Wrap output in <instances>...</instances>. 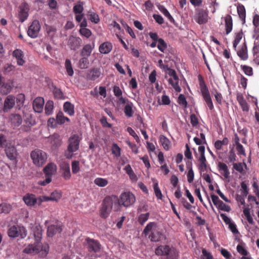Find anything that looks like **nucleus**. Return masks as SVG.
<instances>
[{
    "instance_id": "nucleus-38",
    "label": "nucleus",
    "mask_w": 259,
    "mask_h": 259,
    "mask_svg": "<svg viewBox=\"0 0 259 259\" xmlns=\"http://www.w3.org/2000/svg\"><path fill=\"white\" fill-rule=\"evenodd\" d=\"M133 105L132 103H128L126 104L124 108V112L126 116L131 117L133 116L134 111L133 110Z\"/></svg>"
},
{
    "instance_id": "nucleus-43",
    "label": "nucleus",
    "mask_w": 259,
    "mask_h": 259,
    "mask_svg": "<svg viewBox=\"0 0 259 259\" xmlns=\"http://www.w3.org/2000/svg\"><path fill=\"white\" fill-rule=\"evenodd\" d=\"M199 164V168L201 171H204L206 168V160L205 155H200L198 159Z\"/></svg>"
},
{
    "instance_id": "nucleus-3",
    "label": "nucleus",
    "mask_w": 259,
    "mask_h": 259,
    "mask_svg": "<svg viewBox=\"0 0 259 259\" xmlns=\"http://www.w3.org/2000/svg\"><path fill=\"white\" fill-rule=\"evenodd\" d=\"M143 233L145 236L149 235V238L153 242L159 241L164 238L157 224L154 222L148 223L144 229Z\"/></svg>"
},
{
    "instance_id": "nucleus-62",
    "label": "nucleus",
    "mask_w": 259,
    "mask_h": 259,
    "mask_svg": "<svg viewBox=\"0 0 259 259\" xmlns=\"http://www.w3.org/2000/svg\"><path fill=\"white\" fill-rule=\"evenodd\" d=\"M90 19L92 22L95 23H98L100 21L98 15L95 13H92L90 15Z\"/></svg>"
},
{
    "instance_id": "nucleus-11",
    "label": "nucleus",
    "mask_w": 259,
    "mask_h": 259,
    "mask_svg": "<svg viewBox=\"0 0 259 259\" xmlns=\"http://www.w3.org/2000/svg\"><path fill=\"white\" fill-rule=\"evenodd\" d=\"M194 20L200 25L205 24L208 20V12L204 9L198 10L194 17Z\"/></svg>"
},
{
    "instance_id": "nucleus-56",
    "label": "nucleus",
    "mask_w": 259,
    "mask_h": 259,
    "mask_svg": "<svg viewBox=\"0 0 259 259\" xmlns=\"http://www.w3.org/2000/svg\"><path fill=\"white\" fill-rule=\"evenodd\" d=\"M79 33L81 35L85 37L86 38L90 37L92 35L91 31L87 28H80Z\"/></svg>"
},
{
    "instance_id": "nucleus-50",
    "label": "nucleus",
    "mask_w": 259,
    "mask_h": 259,
    "mask_svg": "<svg viewBox=\"0 0 259 259\" xmlns=\"http://www.w3.org/2000/svg\"><path fill=\"white\" fill-rule=\"evenodd\" d=\"M243 33L242 32H238L236 34L235 39L233 41V48L236 50L237 46L240 41L242 38Z\"/></svg>"
},
{
    "instance_id": "nucleus-37",
    "label": "nucleus",
    "mask_w": 259,
    "mask_h": 259,
    "mask_svg": "<svg viewBox=\"0 0 259 259\" xmlns=\"http://www.w3.org/2000/svg\"><path fill=\"white\" fill-rule=\"evenodd\" d=\"M94 184L100 187L106 186L108 184V181L106 179L102 178H97L94 181Z\"/></svg>"
},
{
    "instance_id": "nucleus-46",
    "label": "nucleus",
    "mask_w": 259,
    "mask_h": 259,
    "mask_svg": "<svg viewBox=\"0 0 259 259\" xmlns=\"http://www.w3.org/2000/svg\"><path fill=\"white\" fill-rule=\"evenodd\" d=\"M73 12L75 14H81L83 11V3L79 2L75 4L73 8Z\"/></svg>"
},
{
    "instance_id": "nucleus-64",
    "label": "nucleus",
    "mask_w": 259,
    "mask_h": 259,
    "mask_svg": "<svg viewBox=\"0 0 259 259\" xmlns=\"http://www.w3.org/2000/svg\"><path fill=\"white\" fill-rule=\"evenodd\" d=\"M203 259H213L212 255L206 250H202Z\"/></svg>"
},
{
    "instance_id": "nucleus-33",
    "label": "nucleus",
    "mask_w": 259,
    "mask_h": 259,
    "mask_svg": "<svg viewBox=\"0 0 259 259\" xmlns=\"http://www.w3.org/2000/svg\"><path fill=\"white\" fill-rule=\"evenodd\" d=\"M226 34H228L232 30L233 22L230 15H227L225 18Z\"/></svg>"
},
{
    "instance_id": "nucleus-63",
    "label": "nucleus",
    "mask_w": 259,
    "mask_h": 259,
    "mask_svg": "<svg viewBox=\"0 0 259 259\" xmlns=\"http://www.w3.org/2000/svg\"><path fill=\"white\" fill-rule=\"evenodd\" d=\"M153 17L155 21L159 24H162L163 23L164 20L161 15L158 14H154L153 15Z\"/></svg>"
},
{
    "instance_id": "nucleus-30",
    "label": "nucleus",
    "mask_w": 259,
    "mask_h": 259,
    "mask_svg": "<svg viewBox=\"0 0 259 259\" xmlns=\"http://www.w3.org/2000/svg\"><path fill=\"white\" fill-rule=\"evenodd\" d=\"M237 99L242 110L243 111L248 112L249 111V106L243 96L241 94H238L237 96Z\"/></svg>"
},
{
    "instance_id": "nucleus-21",
    "label": "nucleus",
    "mask_w": 259,
    "mask_h": 259,
    "mask_svg": "<svg viewBox=\"0 0 259 259\" xmlns=\"http://www.w3.org/2000/svg\"><path fill=\"white\" fill-rule=\"evenodd\" d=\"M57 171V166L53 163H50L44 168V172L47 177H50L54 175Z\"/></svg>"
},
{
    "instance_id": "nucleus-53",
    "label": "nucleus",
    "mask_w": 259,
    "mask_h": 259,
    "mask_svg": "<svg viewBox=\"0 0 259 259\" xmlns=\"http://www.w3.org/2000/svg\"><path fill=\"white\" fill-rule=\"evenodd\" d=\"M11 210V206L9 204L4 203L0 205V213H8Z\"/></svg>"
},
{
    "instance_id": "nucleus-52",
    "label": "nucleus",
    "mask_w": 259,
    "mask_h": 259,
    "mask_svg": "<svg viewBox=\"0 0 259 259\" xmlns=\"http://www.w3.org/2000/svg\"><path fill=\"white\" fill-rule=\"evenodd\" d=\"M254 61L259 65V47L254 46L253 48Z\"/></svg>"
},
{
    "instance_id": "nucleus-48",
    "label": "nucleus",
    "mask_w": 259,
    "mask_h": 259,
    "mask_svg": "<svg viewBox=\"0 0 259 259\" xmlns=\"http://www.w3.org/2000/svg\"><path fill=\"white\" fill-rule=\"evenodd\" d=\"M157 48L159 51L162 52H164L167 48V45L162 38H159L158 39Z\"/></svg>"
},
{
    "instance_id": "nucleus-25",
    "label": "nucleus",
    "mask_w": 259,
    "mask_h": 259,
    "mask_svg": "<svg viewBox=\"0 0 259 259\" xmlns=\"http://www.w3.org/2000/svg\"><path fill=\"white\" fill-rule=\"evenodd\" d=\"M112 49V45L109 41L102 44L99 48V51L102 54H108Z\"/></svg>"
},
{
    "instance_id": "nucleus-26",
    "label": "nucleus",
    "mask_w": 259,
    "mask_h": 259,
    "mask_svg": "<svg viewBox=\"0 0 259 259\" xmlns=\"http://www.w3.org/2000/svg\"><path fill=\"white\" fill-rule=\"evenodd\" d=\"M238 56L243 60H245L248 58L247 47L245 43L242 46H240L237 50Z\"/></svg>"
},
{
    "instance_id": "nucleus-40",
    "label": "nucleus",
    "mask_w": 259,
    "mask_h": 259,
    "mask_svg": "<svg viewBox=\"0 0 259 259\" xmlns=\"http://www.w3.org/2000/svg\"><path fill=\"white\" fill-rule=\"evenodd\" d=\"M187 167L189 169L187 173V181L188 183H192L193 182L194 178V172L192 169V163L190 165H187Z\"/></svg>"
},
{
    "instance_id": "nucleus-19",
    "label": "nucleus",
    "mask_w": 259,
    "mask_h": 259,
    "mask_svg": "<svg viewBox=\"0 0 259 259\" xmlns=\"http://www.w3.org/2000/svg\"><path fill=\"white\" fill-rule=\"evenodd\" d=\"M6 153L9 159H14L17 156V151L15 146L11 143H9L5 148Z\"/></svg>"
},
{
    "instance_id": "nucleus-58",
    "label": "nucleus",
    "mask_w": 259,
    "mask_h": 259,
    "mask_svg": "<svg viewBox=\"0 0 259 259\" xmlns=\"http://www.w3.org/2000/svg\"><path fill=\"white\" fill-rule=\"evenodd\" d=\"M217 207L220 210L228 212L231 210L230 207L229 205L225 204L222 201L220 202V204L217 206Z\"/></svg>"
},
{
    "instance_id": "nucleus-31",
    "label": "nucleus",
    "mask_w": 259,
    "mask_h": 259,
    "mask_svg": "<svg viewBox=\"0 0 259 259\" xmlns=\"http://www.w3.org/2000/svg\"><path fill=\"white\" fill-rule=\"evenodd\" d=\"M12 88L10 82H5L4 80L0 86V93L3 95L8 94L11 91Z\"/></svg>"
},
{
    "instance_id": "nucleus-23",
    "label": "nucleus",
    "mask_w": 259,
    "mask_h": 259,
    "mask_svg": "<svg viewBox=\"0 0 259 259\" xmlns=\"http://www.w3.org/2000/svg\"><path fill=\"white\" fill-rule=\"evenodd\" d=\"M63 111L70 116L74 115V106L69 102H65L63 104Z\"/></svg>"
},
{
    "instance_id": "nucleus-6",
    "label": "nucleus",
    "mask_w": 259,
    "mask_h": 259,
    "mask_svg": "<svg viewBox=\"0 0 259 259\" xmlns=\"http://www.w3.org/2000/svg\"><path fill=\"white\" fill-rule=\"evenodd\" d=\"M165 78L167 79L170 84L176 92H180L181 88L179 85V79L175 70L167 67Z\"/></svg>"
},
{
    "instance_id": "nucleus-9",
    "label": "nucleus",
    "mask_w": 259,
    "mask_h": 259,
    "mask_svg": "<svg viewBox=\"0 0 259 259\" xmlns=\"http://www.w3.org/2000/svg\"><path fill=\"white\" fill-rule=\"evenodd\" d=\"M40 29V24L38 20H33L29 26L27 34L31 38H34L38 36Z\"/></svg>"
},
{
    "instance_id": "nucleus-1",
    "label": "nucleus",
    "mask_w": 259,
    "mask_h": 259,
    "mask_svg": "<svg viewBox=\"0 0 259 259\" xmlns=\"http://www.w3.org/2000/svg\"><path fill=\"white\" fill-rule=\"evenodd\" d=\"M135 201L136 197L131 192H122L119 198L115 195L107 197L103 202L101 209V216L103 218H106L111 211H120L121 205L125 207H131L135 203Z\"/></svg>"
},
{
    "instance_id": "nucleus-5",
    "label": "nucleus",
    "mask_w": 259,
    "mask_h": 259,
    "mask_svg": "<svg viewBox=\"0 0 259 259\" xmlns=\"http://www.w3.org/2000/svg\"><path fill=\"white\" fill-rule=\"evenodd\" d=\"M81 140V136L78 134H74L69 138L67 151L65 153V156L67 158H71L73 153L78 150Z\"/></svg>"
},
{
    "instance_id": "nucleus-51",
    "label": "nucleus",
    "mask_w": 259,
    "mask_h": 259,
    "mask_svg": "<svg viewBox=\"0 0 259 259\" xmlns=\"http://www.w3.org/2000/svg\"><path fill=\"white\" fill-rule=\"evenodd\" d=\"M153 188L154 190V192L156 196L158 199H161L162 197V195L160 190L158 184L157 182H156L154 184Z\"/></svg>"
},
{
    "instance_id": "nucleus-36",
    "label": "nucleus",
    "mask_w": 259,
    "mask_h": 259,
    "mask_svg": "<svg viewBox=\"0 0 259 259\" xmlns=\"http://www.w3.org/2000/svg\"><path fill=\"white\" fill-rule=\"evenodd\" d=\"M25 125L30 127L36 124L35 120L31 114H28L24 118Z\"/></svg>"
},
{
    "instance_id": "nucleus-45",
    "label": "nucleus",
    "mask_w": 259,
    "mask_h": 259,
    "mask_svg": "<svg viewBox=\"0 0 259 259\" xmlns=\"http://www.w3.org/2000/svg\"><path fill=\"white\" fill-rule=\"evenodd\" d=\"M65 66L68 75L72 76L73 75L74 71L72 67L71 61L69 59L66 60Z\"/></svg>"
},
{
    "instance_id": "nucleus-14",
    "label": "nucleus",
    "mask_w": 259,
    "mask_h": 259,
    "mask_svg": "<svg viewBox=\"0 0 259 259\" xmlns=\"http://www.w3.org/2000/svg\"><path fill=\"white\" fill-rule=\"evenodd\" d=\"M201 92L203 98L206 102L208 107L210 110H212L213 109V103L210 98L209 91L205 85L201 87Z\"/></svg>"
},
{
    "instance_id": "nucleus-16",
    "label": "nucleus",
    "mask_w": 259,
    "mask_h": 259,
    "mask_svg": "<svg viewBox=\"0 0 259 259\" xmlns=\"http://www.w3.org/2000/svg\"><path fill=\"white\" fill-rule=\"evenodd\" d=\"M81 39L78 37L70 36L68 40V45L72 50H76L79 48L81 44Z\"/></svg>"
},
{
    "instance_id": "nucleus-28",
    "label": "nucleus",
    "mask_w": 259,
    "mask_h": 259,
    "mask_svg": "<svg viewBox=\"0 0 259 259\" xmlns=\"http://www.w3.org/2000/svg\"><path fill=\"white\" fill-rule=\"evenodd\" d=\"M10 119L12 125L15 126H19L22 122V119L20 115L18 114H12L10 115Z\"/></svg>"
},
{
    "instance_id": "nucleus-7",
    "label": "nucleus",
    "mask_w": 259,
    "mask_h": 259,
    "mask_svg": "<svg viewBox=\"0 0 259 259\" xmlns=\"http://www.w3.org/2000/svg\"><path fill=\"white\" fill-rule=\"evenodd\" d=\"M33 163L37 166H42L46 162L48 156L47 153L39 149H35L30 153Z\"/></svg>"
},
{
    "instance_id": "nucleus-42",
    "label": "nucleus",
    "mask_w": 259,
    "mask_h": 259,
    "mask_svg": "<svg viewBox=\"0 0 259 259\" xmlns=\"http://www.w3.org/2000/svg\"><path fill=\"white\" fill-rule=\"evenodd\" d=\"M92 50L93 48L90 45H86L83 47L81 54L82 56L88 57L90 56Z\"/></svg>"
},
{
    "instance_id": "nucleus-29",
    "label": "nucleus",
    "mask_w": 259,
    "mask_h": 259,
    "mask_svg": "<svg viewBox=\"0 0 259 259\" xmlns=\"http://www.w3.org/2000/svg\"><path fill=\"white\" fill-rule=\"evenodd\" d=\"M218 167L221 174L223 175L225 179H228L230 176V172L227 165L222 162H219Z\"/></svg>"
},
{
    "instance_id": "nucleus-22",
    "label": "nucleus",
    "mask_w": 259,
    "mask_h": 259,
    "mask_svg": "<svg viewBox=\"0 0 259 259\" xmlns=\"http://www.w3.org/2000/svg\"><path fill=\"white\" fill-rule=\"evenodd\" d=\"M62 231L61 226L59 225H51L48 228V235L52 237L54 235L60 233Z\"/></svg>"
},
{
    "instance_id": "nucleus-15",
    "label": "nucleus",
    "mask_w": 259,
    "mask_h": 259,
    "mask_svg": "<svg viewBox=\"0 0 259 259\" xmlns=\"http://www.w3.org/2000/svg\"><path fill=\"white\" fill-rule=\"evenodd\" d=\"M15 104V98L12 95L8 96L4 103L3 111L5 112H9L12 109Z\"/></svg>"
},
{
    "instance_id": "nucleus-2",
    "label": "nucleus",
    "mask_w": 259,
    "mask_h": 259,
    "mask_svg": "<svg viewBox=\"0 0 259 259\" xmlns=\"http://www.w3.org/2000/svg\"><path fill=\"white\" fill-rule=\"evenodd\" d=\"M155 254L161 256L162 259H178L179 251L174 246L169 245H160L155 251Z\"/></svg>"
},
{
    "instance_id": "nucleus-57",
    "label": "nucleus",
    "mask_w": 259,
    "mask_h": 259,
    "mask_svg": "<svg viewBox=\"0 0 259 259\" xmlns=\"http://www.w3.org/2000/svg\"><path fill=\"white\" fill-rule=\"evenodd\" d=\"M241 194L245 197H246L248 194V190L247 184L245 181L242 182L241 183Z\"/></svg>"
},
{
    "instance_id": "nucleus-55",
    "label": "nucleus",
    "mask_w": 259,
    "mask_h": 259,
    "mask_svg": "<svg viewBox=\"0 0 259 259\" xmlns=\"http://www.w3.org/2000/svg\"><path fill=\"white\" fill-rule=\"evenodd\" d=\"M50 197L53 201H58L62 197V194L59 191H54L51 193Z\"/></svg>"
},
{
    "instance_id": "nucleus-49",
    "label": "nucleus",
    "mask_w": 259,
    "mask_h": 259,
    "mask_svg": "<svg viewBox=\"0 0 259 259\" xmlns=\"http://www.w3.org/2000/svg\"><path fill=\"white\" fill-rule=\"evenodd\" d=\"M10 143L5 136L0 134V147L5 148Z\"/></svg>"
},
{
    "instance_id": "nucleus-24",
    "label": "nucleus",
    "mask_w": 259,
    "mask_h": 259,
    "mask_svg": "<svg viewBox=\"0 0 259 259\" xmlns=\"http://www.w3.org/2000/svg\"><path fill=\"white\" fill-rule=\"evenodd\" d=\"M159 141L163 149L166 151L169 150L171 147V143L170 140L164 135L159 136Z\"/></svg>"
},
{
    "instance_id": "nucleus-4",
    "label": "nucleus",
    "mask_w": 259,
    "mask_h": 259,
    "mask_svg": "<svg viewBox=\"0 0 259 259\" xmlns=\"http://www.w3.org/2000/svg\"><path fill=\"white\" fill-rule=\"evenodd\" d=\"M25 253L31 254H35L38 253L40 257H46L49 251V246L48 244H41L35 243L34 244H29L24 249Z\"/></svg>"
},
{
    "instance_id": "nucleus-18",
    "label": "nucleus",
    "mask_w": 259,
    "mask_h": 259,
    "mask_svg": "<svg viewBox=\"0 0 259 259\" xmlns=\"http://www.w3.org/2000/svg\"><path fill=\"white\" fill-rule=\"evenodd\" d=\"M60 169L63 178L65 180L70 179L71 175L69 164L66 162H63L60 165Z\"/></svg>"
},
{
    "instance_id": "nucleus-41",
    "label": "nucleus",
    "mask_w": 259,
    "mask_h": 259,
    "mask_svg": "<svg viewBox=\"0 0 259 259\" xmlns=\"http://www.w3.org/2000/svg\"><path fill=\"white\" fill-rule=\"evenodd\" d=\"M237 12L240 18L242 20L243 23H244L245 22L246 16L245 9L243 5H238L237 7Z\"/></svg>"
},
{
    "instance_id": "nucleus-60",
    "label": "nucleus",
    "mask_w": 259,
    "mask_h": 259,
    "mask_svg": "<svg viewBox=\"0 0 259 259\" xmlns=\"http://www.w3.org/2000/svg\"><path fill=\"white\" fill-rule=\"evenodd\" d=\"M178 102L180 104L183 105L184 107H186L187 105V102L186 98L183 94L180 95L178 97Z\"/></svg>"
},
{
    "instance_id": "nucleus-47",
    "label": "nucleus",
    "mask_w": 259,
    "mask_h": 259,
    "mask_svg": "<svg viewBox=\"0 0 259 259\" xmlns=\"http://www.w3.org/2000/svg\"><path fill=\"white\" fill-rule=\"evenodd\" d=\"M71 168L73 174H76L79 172L80 169L79 162L77 160L73 161L71 163Z\"/></svg>"
},
{
    "instance_id": "nucleus-34",
    "label": "nucleus",
    "mask_w": 259,
    "mask_h": 259,
    "mask_svg": "<svg viewBox=\"0 0 259 259\" xmlns=\"http://www.w3.org/2000/svg\"><path fill=\"white\" fill-rule=\"evenodd\" d=\"M158 10L171 22H174V19L171 15L170 14L166 8L161 5H157Z\"/></svg>"
},
{
    "instance_id": "nucleus-39",
    "label": "nucleus",
    "mask_w": 259,
    "mask_h": 259,
    "mask_svg": "<svg viewBox=\"0 0 259 259\" xmlns=\"http://www.w3.org/2000/svg\"><path fill=\"white\" fill-rule=\"evenodd\" d=\"M229 140L227 138H224L223 140H217L214 143V147L217 150H221L223 146L228 145Z\"/></svg>"
},
{
    "instance_id": "nucleus-13",
    "label": "nucleus",
    "mask_w": 259,
    "mask_h": 259,
    "mask_svg": "<svg viewBox=\"0 0 259 259\" xmlns=\"http://www.w3.org/2000/svg\"><path fill=\"white\" fill-rule=\"evenodd\" d=\"M103 77L100 68H93L89 72L87 77L89 80L99 81Z\"/></svg>"
},
{
    "instance_id": "nucleus-20",
    "label": "nucleus",
    "mask_w": 259,
    "mask_h": 259,
    "mask_svg": "<svg viewBox=\"0 0 259 259\" xmlns=\"http://www.w3.org/2000/svg\"><path fill=\"white\" fill-rule=\"evenodd\" d=\"M23 200L25 203L29 206H33L36 203L38 204V199L32 194H26L23 197Z\"/></svg>"
},
{
    "instance_id": "nucleus-27",
    "label": "nucleus",
    "mask_w": 259,
    "mask_h": 259,
    "mask_svg": "<svg viewBox=\"0 0 259 259\" xmlns=\"http://www.w3.org/2000/svg\"><path fill=\"white\" fill-rule=\"evenodd\" d=\"M13 55L16 58L17 64L19 65L22 66L23 65L25 62L23 59V53L21 50H15L13 53Z\"/></svg>"
},
{
    "instance_id": "nucleus-54",
    "label": "nucleus",
    "mask_w": 259,
    "mask_h": 259,
    "mask_svg": "<svg viewBox=\"0 0 259 259\" xmlns=\"http://www.w3.org/2000/svg\"><path fill=\"white\" fill-rule=\"evenodd\" d=\"M149 217V213H142L139 216V222L143 225L148 220Z\"/></svg>"
},
{
    "instance_id": "nucleus-59",
    "label": "nucleus",
    "mask_w": 259,
    "mask_h": 259,
    "mask_svg": "<svg viewBox=\"0 0 259 259\" xmlns=\"http://www.w3.org/2000/svg\"><path fill=\"white\" fill-rule=\"evenodd\" d=\"M245 165V164H242V163H234L233 168L238 172L242 173L243 171V165Z\"/></svg>"
},
{
    "instance_id": "nucleus-35",
    "label": "nucleus",
    "mask_w": 259,
    "mask_h": 259,
    "mask_svg": "<svg viewBox=\"0 0 259 259\" xmlns=\"http://www.w3.org/2000/svg\"><path fill=\"white\" fill-rule=\"evenodd\" d=\"M54 109V103L52 101L49 100L47 102L45 107V114L47 115H50L52 114Z\"/></svg>"
},
{
    "instance_id": "nucleus-61",
    "label": "nucleus",
    "mask_w": 259,
    "mask_h": 259,
    "mask_svg": "<svg viewBox=\"0 0 259 259\" xmlns=\"http://www.w3.org/2000/svg\"><path fill=\"white\" fill-rule=\"evenodd\" d=\"M237 250L240 254L242 255L243 256H246L248 255V253L246 249H245L242 246H241L240 245H237Z\"/></svg>"
},
{
    "instance_id": "nucleus-12",
    "label": "nucleus",
    "mask_w": 259,
    "mask_h": 259,
    "mask_svg": "<svg viewBox=\"0 0 259 259\" xmlns=\"http://www.w3.org/2000/svg\"><path fill=\"white\" fill-rule=\"evenodd\" d=\"M29 10V8L27 4L22 3L20 5L18 16L21 22H24L27 18Z\"/></svg>"
},
{
    "instance_id": "nucleus-17",
    "label": "nucleus",
    "mask_w": 259,
    "mask_h": 259,
    "mask_svg": "<svg viewBox=\"0 0 259 259\" xmlns=\"http://www.w3.org/2000/svg\"><path fill=\"white\" fill-rule=\"evenodd\" d=\"M45 101L41 97H37L33 102V108L35 112L41 113L44 109Z\"/></svg>"
},
{
    "instance_id": "nucleus-8",
    "label": "nucleus",
    "mask_w": 259,
    "mask_h": 259,
    "mask_svg": "<svg viewBox=\"0 0 259 259\" xmlns=\"http://www.w3.org/2000/svg\"><path fill=\"white\" fill-rule=\"evenodd\" d=\"M8 234L11 238L20 236L21 238H23L26 236L27 233L24 227L14 225L10 227L8 231Z\"/></svg>"
},
{
    "instance_id": "nucleus-44",
    "label": "nucleus",
    "mask_w": 259,
    "mask_h": 259,
    "mask_svg": "<svg viewBox=\"0 0 259 259\" xmlns=\"http://www.w3.org/2000/svg\"><path fill=\"white\" fill-rule=\"evenodd\" d=\"M112 153L116 157L121 155V149L116 143H113L111 147Z\"/></svg>"
},
{
    "instance_id": "nucleus-32",
    "label": "nucleus",
    "mask_w": 259,
    "mask_h": 259,
    "mask_svg": "<svg viewBox=\"0 0 259 259\" xmlns=\"http://www.w3.org/2000/svg\"><path fill=\"white\" fill-rule=\"evenodd\" d=\"M56 121L57 124L62 125L66 122H70V119L64 116L62 111H59L56 115Z\"/></svg>"
},
{
    "instance_id": "nucleus-10",
    "label": "nucleus",
    "mask_w": 259,
    "mask_h": 259,
    "mask_svg": "<svg viewBox=\"0 0 259 259\" xmlns=\"http://www.w3.org/2000/svg\"><path fill=\"white\" fill-rule=\"evenodd\" d=\"M83 243L87 246L89 251L91 252H98L101 249V246L97 240L87 238Z\"/></svg>"
}]
</instances>
